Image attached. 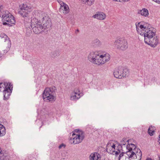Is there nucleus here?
<instances>
[{
    "instance_id": "obj_20",
    "label": "nucleus",
    "mask_w": 160,
    "mask_h": 160,
    "mask_svg": "<svg viewBox=\"0 0 160 160\" xmlns=\"http://www.w3.org/2000/svg\"><path fill=\"white\" fill-rule=\"evenodd\" d=\"M0 37L4 40L6 43L11 42L8 36L4 33H2L1 34Z\"/></svg>"
},
{
    "instance_id": "obj_29",
    "label": "nucleus",
    "mask_w": 160,
    "mask_h": 160,
    "mask_svg": "<svg viewBox=\"0 0 160 160\" xmlns=\"http://www.w3.org/2000/svg\"><path fill=\"white\" fill-rule=\"evenodd\" d=\"M96 42L98 43L99 45L101 44V42L98 39L96 40Z\"/></svg>"
},
{
    "instance_id": "obj_1",
    "label": "nucleus",
    "mask_w": 160,
    "mask_h": 160,
    "mask_svg": "<svg viewBox=\"0 0 160 160\" xmlns=\"http://www.w3.org/2000/svg\"><path fill=\"white\" fill-rule=\"evenodd\" d=\"M138 33L144 38L145 43L152 47H155L158 43L157 37L155 36V33L153 28L144 22H141L136 24Z\"/></svg>"
},
{
    "instance_id": "obj_10",
    "label": "nucleus",
    "mask_w": 160,
    "mask_h": 160,
    "mask_svg": "<svg viewBox=\"0 0 160 160\" xmlns=\"http://www.w3.org/2000/svg\"><path fill=\"white\" fill-rule=\"evenodd\" d=\"M19 14L22 18H28L29 17V12L32 10V7L26 3H22L19 6Z\"/></svg>"
},
{
    "instance_id": "obj_16",
    "label": "nucleus",
    "mask_w": 160,
    "mask_h": 160,
    "mask_svg": "<svg viewBox=\"0 0 160 160\" xmlns=\"http://www.w3.org/2000/svg\"><path fill=\"white\" fill-rule=\"evenodd\" d=\"M114 77L117 78H122V68H116L113 73Z\"/></svg>"
},
{
    "instance_id": "obj_21",
    "label": "nucleus",
    "mask_w": 160,
    "mask_h": 160,
    "mask_svg": "<svg viewBox=\"0 0 160 160\" xmlns=\"http://www.w3.org/2000/svg\"><path fill=\"white\" fill-rule=\"evenodd\" d=\"M122 78L128 77L129 74V71L127 69L122 68Z\"/></svg>"
},
{
    "instance_id": "obj_17",
    "label": "nucleus",
    "mask_w": 160,
    "mask_h": 160,
    "mask_svg": "<svg viewBox=\"0 0 160 160\" xmlns=\"http://www.w3.org/2000/svg\"><path fill=\"white\" fill-rule=\"evenodd\" d=\"M138 13L141 16L144 18H148L149 16V12L148 10L143 8L141 9L138 10Z\"/></svg>"
},
{
    "instance_id": "obj_33",
    "label": "nucleus",
    "mask_w": 160,
    "mask_h": 160,
    "mask_svg": "<svg viewBox=\"0 0 160 160\" xmlns=\"http://www.w3.org/2000/svg\"><path fill=\"white\" fill-rule=\"evenodd\" d=\"M2 57V54H1V53L0 52V57Z\"/></svg>"
},
{
    "instance_id": "obj_30",
    "label": "nucleus",
    "mask_w": 160,
    "mask_h": 160,
    "mask_svg": "<svg viewBox=\"0 0 160 160\" xmlns=\"http://www.w3.org/2000/svg\"><path fill=\"white\" fill-rule=\"evenodd\" d=\"M63 146H64V145L63 144H62L59 146V148H60L62 147Z\"/></svg>"
},
{
    "instance_id": "obj_12",
    "label": "nucleus",
    "mask_w": 160,
    "mask_h": 160,
    "mask_svg": "<svg viewBox=\"0 0 160 160\" xmlns=\"http://www.w3.org/2000/svg\"><path fill=\"white\" fill-rule=\"evenodd\" d=\"M41 18H42V22L43 25L42 24L41 27L42 28V32L44 30L47 28H49L51 26V21L50 18H49L48 14L44 12H42L41 13Z\"/></svg>"
},
{
    "instance_id": "obj_9",
    "label": "nucleus",
    "mask_w": 160,
    "mask_h": 160,
    "mask_svg": "<svg viewBox=\"0 0 160 160\" xmlns=\"http://www.w3.org/2000/svg\"><path fill=\"white\" fill-rule=\"evenodd\" d=\"M56 88L52 86L49 88H46L43 95V98L44 101L53 102L55 100V97L54 96V92Z\"/></svg>"
},
{
    "instance_id": "obj_2",
    "label": "nucleus",
    "mask_w": 160,
    "mask_h": 160,
    "mask_svg": "<svg viewBox=\"0 0 160 160\" xmlns=\"http://www.w3.org/2000/svg\"><path fill=\"white\" fill-rule=\"evenodd\" d=\"M110 57V54L105 52L101 51H92L88 55L87 59L94 64L100 65L109 62Z\"/></svg>"
},
{
    "instance_id": "obj_23",
    "label": "nucleus",
    "mask_w": 160,
    "mask_h": 160,
    "mask_svg": "<svg viewBox=\"0 0 160 160\" xmlns=\"http://www.w3.org/2000/svg\"><path fill=\"white\" fill-rule=\"evenodd\" d=\"M6 133V129L4 126L0 123V137L3 136Z\"/></svg>"
},
{
    "instance_id": "obj_7",
    "label": "nucleus",
    "mask_w": 160,
    "mask_h": 160,
    "mask_svg": "<svg viewBox=\"0 0 160 160\" xmlns=\"http://www.w3.org/2000/svg\"><path fill=\"white\" fill-rule=\"evenodd\" d=\"M0 17L2 18L3 22V24H8L12 25L15 23L14 17L8 11H4L1 12Z\"/></svg>"
},
{
    "instance_id": "obj_31",
    "label": "nucleus",
    "mask_w": 160,
    "mask_h": 160,
    "mask_svg": "<svg viewBox=\"0 0 160 160\" xmlns=\"http://www.w3.org/2000/svg\"><path fill=\"white\" fill-rule=\"evenodd\" d=\"M146 160H152L150 158H148L146 159Z\"/></svg>"
},
{
    "instance_id": "obj_15",
    "label": "nucleus",
    "mask_w": 160,
    "mask_h": 160,
    "mask_svg": "<svg viewBox=\"0 0 160 160\" xmlns=\"http://www.w3.org/2000/svg\"><path fill=\"white\" fill-rule=\"evenodd\" d=\"M106 15L102 12H97L93 15L92 17L94 18L99 20H103L106 18Z\"/></svg>"
},
{
    "instance_id": "obj_24",
    "label": "nucleus",
    "mask_w": 160,
    "mask_h": 160,
    "mask_svg": "<svg viewBox=\"0 0 160 160\" xmlns=\"http://www.w3.org/2000/svg\"><path fill=\"white\" fill-rule=\"evenodd\" d=\"M155 130L156 128L154 127L151 126L149 128L148 130V132L150 136H152L153 135Z\"/></svg>"
},
{
    "instance_id": "obj_19",
    "label": "nucleus",
    "mask_w": 160,
    "mask_h": 160,
    "mask_svg": "<svg viewBox=\"0 0 160 160\" xmlns=\"http://www.w3.org/2000/svg\"><path fill=\"white\" fill-rule=\"evenodd\" d=\"M0 160H9V157L6 153L2 151L0 148Z\"/></svg>"
},
{
    "instance_id": "obj_22",
    "label": "nucleus",
    "mask_w": 160,
    "mask_h": 160,
    "mask_svg": "<svg viewBox=\"0 0 160 160\" xmlns=\"http://www.w3.org/2000/svg\"><path fill=\"white\" fill-rule=\"evenodd\" d=\"M83 4H86L89 6L92 5L94 2V0H79Z\"/></svg>"
},
{
    "instance_id": "obj_18",
    "label": "nucleus",
    "mask_w": 160,
    "mask_h": 160,
    "mask_svg": "<svg viewBox=\"0 0 160 160\" xmlns=\"http://www.w3.org/2000/svg\"><path fill=\"white\" fill-rule=\"evenodd\" d=\"M100 155L98 153L93 152L91 153L89 156V160H99Z\"/></svg>"
},
{
    "instance_id": "obj_32",
    "label": "nucleus",
    "mask_w": 160,
    "mask_h": 160,
    "mask_svg": "<svg viewBox=\"0 0 160 160\" xmlns=\"http://www.w3.org/2000/svg\"><path fill=\"white\" fill-rule=\"evenodd\" d=\"M4 156H5V155H3V156H2V158H4H4H5V157H4Z\"/></svg>"
},
{
    "instance_id": "obj_27",
    "label": "nucleus",
    "mask_w": 160,
    "mask_h": 160,
    "mask_svg": "<svg viewBox=\"0 0 160 160\" xmlns=\"http://www.w3.org/2000/svg\"><path fill=\"white\" fill-rule=\"evenodd\" d=\"M115 1L119 2H128L130 0H113Z\"/></svg>"
},
{
    "instance_id": "obj_6",
    "label": "nucleus",
    "mask_w": 160,
    "mask_h": 160,
    "mask_svg": "<svg viewBox=\"0 0 160 160\" xmlns=\"http://www.w3.org/2000/svg\"><path fill=\"white\" fill-rule=\"evenodd\" d=\"M84 138V132L81 130L76 129L73 132L69 142L72 144H78L82 141Z\"/></svg>"
},
{
    "instance_id": "obj_28",
    "label": "nucleus",
    "mask_w": 160,
    "mask_h": 160,
    "mask_svg": "<svg viewBox=\"0 0 160 160\" xmlns=\"http://www.w3.org/2000/svg\"><path fill=\"white\" fill-rule=\"evenodd\" d=\"M157 3L160 4V0H152Z\"/></svg>"
},
{
    "instance_id": "obj_3",
    "label": "nucleus",
    "mask_w": 160,
    "mask_h": 160,
    "mask_svg": "<svg viewBox=\"0 0 160 160\" xmlns=\"http://www.w3.org/2000/svg\"><path fill=\"white\" fill-rule=\"evenodd\" d=\"M126 152L122 153L119 156V160H141L142 154L140 149L137 148L135 145H127Z\"/></svg>"
},
{
    "instance_id": "obj_8",
    "label": "nucleus",
    "mask_w": 160,
    "mask_h": 160,
    "mask_svg": "<svg viewBox=\"0 0 160 160\" xmlns=\"http://www.w3.org/2000/svg\"><path fill=\"white\" fill-rule=\"evenodd\" d=\"M12 88V85L10 83H0V91H3L4 100H7L9 98Z\"/></svg>"
},
{
    "instance_id": "obj_5",
    "label": "nucleus",
    "mask_w": 160,
    "mask_h": 160,
    "mask_svg": "<svg viewBox=\"0 0 160 160\" xmlns=\"http://www.w3.org/2000/svg\"><path fill=\"white\" fill-rule=\"evenodd\" d=\"M107 152L111 154L117 155L120 152L121 147L120 143L115 141H110L106 146Z\"/></svg>"
},
{
    "instance_id": "obj_26",
    "label": "nucleus",
    "mask_w": 160,
    "mask_h": 160,
    "mask_svg": "<svg viewBox=\"0 0 160 160\" xmlns=\"http://www.w3.org/2000/svg\"><path fill=\"white\" fill-rule=\"evenodd\" d=\"M128 141V140L126 139L123 138L120 142V145L121 147V145H125L126 143V142Z\"/></svg>"
},
{
    "instance_id": "obj_13",
    "label": "nucleus",
    "mask_w": 160,
    "mask_h": 160,
    "mask_svg": "<svg viewBox=\"0 0 160 160\" xmlns=\"http://www.w3.org/2000/svg\"><path fill=\"white\" fill-rule=\"evenodd\" d=\"M82 95V93L79 89L76 88L70 92L69 98L72 101H76L79 99Z\"/></svg>"
},
{
    "instance_id": "obj_4",
    "label": "nucleus",
    "mask_w": 160,
    "mask_h": 160,
    "mask_svg": "<svg viewBox=\"0 0 160 160\" xmlns=\"http://www.w3.org/2000/svg\"><path fill=\"white\" fill-rule=\"evenodd\" d=\"M41 13L42 12L38 10L34 11L32 13L33 17H32L31 20V27L33 32L37 34L42 32V28L41 27V24L37 18L38 17L41 18Z\"/></svg>"
},
{
    "instance_id": "obj_34",
    "label": "nucleus",
    "mask_w": 160,
    "mask_h": 160,
    "mask_svg": "<svg viewBox=\"0 0 160 160\" xmlns=\"http://www.w3.org/2000/svg\"><path fill=\"white\" fill-rule=\"evenodd\" d=\"M160 160V159H159V160Z\"/></svg>"
},
{
    "instance_id": "obj_11",
    "label": "nucleus",
    "mask_w": 160,
    "mask_h": 160,
    "mask_svg": "<svg viewBox=\"0 0 160 160\" xmlns=\"http://www.w3.org/2000/svg\"><path fill=\"white\" fill-rule=\"evenodd\" d=\"M114 45L116 48L121 50H125L128 47L127 40L123 38L117 39L115 42Z\"/></svg>"
},
{
    "instance_id": "obj_14",
    "label": "nucleus",
    "mask_w": 160,
    "mask_h": 160,
    "mask_svg": "<svg viewBox=\"0 0 160 160\" xmlns=\"http://www.w3.org/2000/svg\"><path fill=\"white\" fill-rule=\"evenodd\" d=\"M60 5L59 11L64 15L68 14L70 12V9L68 5L60 0H58Z\"/></svg>"
},
{
    "instance_id": "obj_25",
    "label": "nucleus",
    "mask_w": 160,
    "mask_h": 160,
    "mask_svg": "<svg viewBox=\"0 0 160 160\" xmlns=\"http://www.w3.org/2000/svg\"><path fill=\"white\" fill-rule=\"evenodd\" d=\"M6 44L7 45V46L6 47V48L3 50V52L4 54H6L8 51H9L11 46V42L6 43Z\"/></svg>"
}]
</instances>
